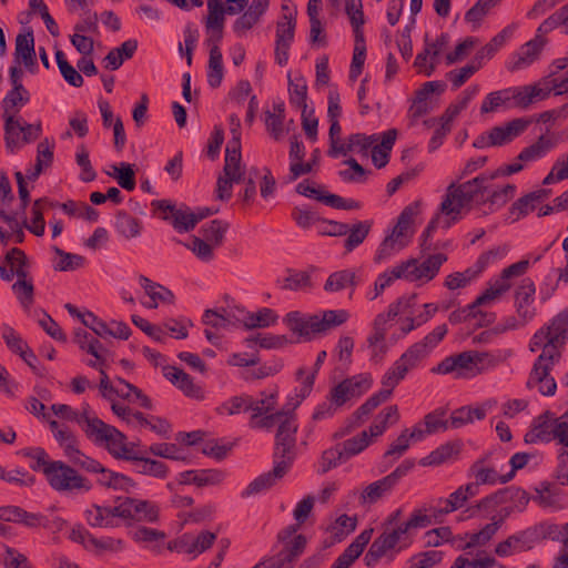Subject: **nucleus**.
I'll return each mask as SVG.
<instances>
[{
  "label": "nucleus",
  "instance_id": "4468645a",
  "mask_svg": "<svg viewBox=\"0 0 568 568\" xmlns=\"http://www.w3.org/2000/svg\"><path fill=\"white\" fill-rule=\"evenodd\" d=\"M159 516V507L148 500L116 497L115 505H109V525L115 517L154 524Z\"/></svg>",
  "mask_w": 568,
  "mask_h": 568
},
{
  "label": "nucleus",
  "instance_id": "a18cd8bd",
  "mask_svg": "<svg viewBox=\"0 0 568 568\" xmlns=\"http://www.w3.org/2000/svg\"><path fill=\"white\" fill-rule=\"evenodd\" d=\"M132 537L140 546L153 551H160L166 538L163 531L148 527H138Z\"/></svg>",
  "mask_w": 568,
  "mask_h": 568
},
{
  "label": "nucleus",
  "instance_id": "2eb2a0df",
  "mask_svg": "<svg viewBox=\"0 0 568 568\" xmlns=\"http://www.w3.org/2000/svg\"><path fill=\"white\" fill-rule=\"evenodd\" d=\"M409 302L397 301L389 305L386 313L378 314L374 321V332L367 338V347L371 352V358L375 363L382 361L387 352L385 335L388 322L394 321L398 314H406L408 312Z\"/></svg>",
  "mask_w": 568,
  "mask_h": 568
},
{
  "label": "nucleus",
  "instance_id": "6e6d98bb",
  "mask_svg": "<svg viewBox=\"0 0 568 568\" xmlns=\"http://www.w3.org/2000/svg\"><path fill=\"white\" fill-rule=\"evenodd\" d=\"M241 320L247 328H264L275 324L277 315L273 310L264 307L256 313L247 312V315H244Z\"/></svg>",
  "mask_w": 568,
  "mask_h": 568
},
{
  "label": "nucleus",
  "instance_id": "0eeeda50",
  "mask_svg": "<svg viewBox=\"0 0 568 568\" xmlns=\"http://www.w3.org/2000/svg\"><path fill=\"white\" fill-rule=\"evenodd\" d=\"M528 501L529 498L524 490L505 489L484 498L478 504V509L490 519L489 524H496V528L499 529L514 511H523Z\"/></svg>",
  "mask_w": 568,
  "mask_h": 568
},
{
  "label": "nucleus",
  "instance_id": "5fc2aeb1",
  "mask_svg": "<svg viewBox=\"0 0 568 568\" xmlns=\"http://www.w3.org/2000/svg\"><path fill=\"white\" fill-rule=\"evenodd\" d=\"M460 450L458 443H447L437 449L433 450L427 457L423 459V465L436 466L454 459Z\"/></svg>",
  "mask_w": 568,
  "mask_h": 568
},
{
  "label": "nucleus",
  "instance_id": "774afa93",
  "mask_svg": "<svg viewBox=\"0 0 568 568\" xmlns=\"http://www.w3.org/2000/svg\"><path fill=\"white\" fill-rule=\"evenodd\" d=\"M55 60L58 68L63 77V79L75 88H79L83 84V78L80 72L71 65L65 59L64 53L61 50L55 52Z\"/></svg>",
  "mask_w": 568,
  "mask_h": 568
},
{
  "label": "nucleus",
  "instance_id": "dca6fc26",
  "mask_svg": "<svg viewBox=\"0 0 568 568\" xmlns=\"http://www.w3.org/2000/svg\"><path fill=\"white\" fill-rule=\"evenodd\" d=\"M297 529L298 525H291L280 534L283 549L276 556L262 560L263 568H293V561L306 545L305 537L296 534Z\"/></svg>",
  "mask_w": 568,
  "mask_h": 568
},
{
  "label": "nucleus",
  "instance_id": "473e14b6",
  "mask_svg": "<svg viewBox=\"0 0 568 568\" xmlns=\"http://www.w3.org/2000/svg\"><path fill=\"white\" fill-rule=\"evenodd\" d=\"M212 214L209 209H201L197 213L193 212L190 207L181 205L173 210L171 215L174 229L180 232H189L204 217Z\"/></svg>",
  "mask_w": 568,
  "mask_h": 568
},
{
  "label": "nucleus",
  "instance_id": "338daca9",
  "mask_svg": "<svg viewBox=\"0 0 568 568\" xmlns=\"http://www.w3.org/2000/svg\"><path fill=\"white\" fill-rule=\"evenodd\" d=\"M288 93H290V102L296 109L303 111L307 110L306 97H307V87L304 79H290L288 81Z\"/></svg>",
  "mask_w": 568,
  "mask_h": 568
},
{
  "label": "nucleus",
  "instance_id": "a878e982",
  "mask_svg": "<svg viewBox=\"0 0 568 568\" xmlns=\"http://www.w3.org/2000/svg\"><path fill=\"white\" fill-rule=\"evenodd\" d=\"M536 286L532 280L525 277L515 291L516 314L524 321H531L536 315L535 308Z\"/></svg>",
  "mask_w": 568,
  "mask_h": 568
},
{
  "label": "nucleus",
  "instance_id": "f03ea898",
  "mask_svg": "<svg viewBox=\"0 0 568 568\" xmlns=\"http://www.w3.org/2000/svg\"><path fill=\"white\" fill-rule=\"evenodd\" d=\"M315 373L307 375L302 388L300 399L288 404V408L273 412L276 405V392H262L258 398L242 394L233 396L216 407L220 416L239 415L242 412H251V424L253 427L271 429L277 426L276 439L287 449L291 445V436L297 430V423L293 410L305 396L311 392Z\"/></svg>",
  "mask_w": 568,
  "mask_h": 568
},
{
  "label": "nucleus",
  "instance_id": "3c124183",
  "mask_svg": "<svg viewBox=\"0 0 568 568\" xmlns=\"http://www.w3.org/2000/svg\"><path fill=\"white\" fill-rule=\"evenodd\" d=\"M478 92V85H471L467 88L458 97L457 101L447 108V110L440 118L444 119V121L449 122L452 124L453 121L460 114V112L467 108L469 102L477 95Z\"/></svg>",
  "mask_w": 568,
  "mask_h": 568
},
{
  "label": "nucleus",
  "instance_id": "6ab92c4d",
  "mask_svg": "<svg viewBox=\"0 0 568 568\" xmlns=\"http://www.w3.org/2000/svg\"><path fill=\"white\" fill-rule=\"evenodd\" d=\"M526 128L527 122L525 120L515 119L506 124L495 126L489 132L478 136L474 141V146L485 149L504 145L520 135Z\"/></svg>",
  "mask_w": 568,
  "mask_h": 568
},
{
  "label": "nucleus",
  "instance_id": "a211bd4d",
  "mask_svg": "<svg viewBox=\"0 0 568 568\" xmlns=\"http://www.w3.org/2000/svg\"><path fill=\"white\" fill-rule=\"evenodd\" d=\"M44 475L50 486L59 491L90 488L84 477L60 460L53 462L52 465L47 467Z\"/></svg>",
  "mask_w": 568,
  "mask_h": 568
},
{
  "label": "nucleus",
  "instance_id": "b1692460",
  "mask_svg": "<svg viewBox=\"0 0 568 568\" xmlns=\"http://www.w3.org/2000/svg\"><path fill=\"white\" fill-rule=\"evenodd\" d=\"M542 532L538 528H529L509 536L496 546L495 552L499 557H509L516 552L525 551L534 547L541 538Z\"/></svg>",
  "mask_w": 568,
  "mask_h": 568
},
{
  "label": "nucleus",
  "instance_id": "052dcab7",
  "mask_svg": "<svg viewBox=\"0 0 568 568\" xmlns=\"http://www.w3.org/2000/svg\"><path fill=\"white\" fill-rule=\"evenodd\" d=\"M398 417L397 406H389L381 413L374 424L369 427V430H366L368 433L369 442L372 438L381 436L389 425L398 420Z\"/></svg>",
  "mask_w": 568,
  "mask_h": 568
},
{
  "label": "nucleus",
  "instance_id": "e2e57ef3",
  "mask_svg": "<svg viewBox=\"0 0 568 568\" xmlns=\"http://www.w3.org/2000/svg\"><path fill=\"white\" fill-rule=\"evenodd\" d=\"M223 78V63L222 52L219 45H213L210 49L209 68H207V82L211 87L220 85Z\"/></svg>",
  "mask_w": 568,
  "mask_h": 568
},
{
  "label": "nucleus",
  "instance_id": "864d4df0",
  "mask_svg": "<svg viewBox=\"0 0 568 568\" xmlns=\"http://www.w3.org/2000/svg\"><path fill=\"white\" fill-rule=\"evenodd\" d=\"M497 531L496 524H486L479 531L467 534V541L462 549L483 550L481 548L491 540Z\"/></svg>",
  "mask_w": 568,
  "mask_h": 568
},
{
  "label": "nucleus",
  "instance_id": "f257e3e1",
  "mask_svg": "<svg viewBox=\"0 0 568 568\" xmlns=\"http://www.w3.org/2000/svg\"><path fill=\"white\" fill-rule=\"evenodd\" d=\"M493 176L479 175L463 184L452 183L438 207V211L423 232V247L439 229L447 230L458 222L473 202L487 201L491 207H500L511 200L516 193L514 184L493 187Z\"/></svg>",
  "mask_w": 568,
  "mask_h": 568
},
{
  "label": "nucleus",
  "instance_id": "37998d69",
  "mask_svg": "<svg viewBox=\"0 0 568 568\" xmlns=\"http://www.w3.org/2000/svg\"><path fill=\"white\" fill-rule=\"evenodd\" d=\"M14 58L17 63L21 60L27 68L36 65L34 38L31 29L26 34L17 36Z\"/></svg>",
  "mask_w": 568,
  "mask_h": 568
},
{
  "label": "nucleus",
  "instance_id": "423d86ee",
  "mask_svg": "<svg viewBox=\"0 0 568 568\" xmlns=\"http://www.w3.org/2000/svg\"><path fill=\"white\" fill-rule=\"evenodd\" d=\"M418 212V203H412L403 210L396 224L386 234L376 252L375 261L377 263L386 261L408 245L415 233L414 223Z\"/></svg>",
  "mask_w": 568,
  "mask_h": 568
},
{
  "label": "nucleus",
  "instance_id": "8fccbe9b",
  "mask_svg": "<svg viewBox=\"0 0 568 568\" xmlns=\"http://www.w3.org/2000/svg\"><path fill=\"white\" fill-rule=\"evenodd\" d=\"M138 49V41L129 39L121 45L109 50V70H118L126 60L131 59Z\"/></svg>",
  "mask_w": 568,
  "mask_h": 568
},
{
  "label": "nucleus",
  "instance_id": "1a4fd4ad",
  "mask_svg": "<svg viewBox=\"0 0 568 568\" xmlns=\"http://www.w3.org/2000/svg\"><path fill=\"white\" fill-rule=\"evenodd\" d=\"M488 355L484 352L467 351L443 359L433 372L437 374H454L459 378H469L479 374Z\"/></svg>",
  "mask_w": 568,
  "mask_h": 568
},
{
  "label": "nucleus",
  "instance_id": "49530a36",
  "mask_svg": "<svg viewBox=\"0 0 568 568\" xmlns=\"http://www.w3.org/2000/svg\"><path fill=\"white\" fill-rule=\"evenodd\" d=\"M555 141L550 136L541 135L535 143L519 153V161L528 164L545 158L554 148Z\"/></svg>",
  "mask_w": 568,
  "mask_h": 568
},
{
  "label": "nucleus",
  "instance_id": "c03bdc74",
  "mask_svg": "<svg viewBox=\"0 0 568 568\" xmlns=\"http://www.w3.org/2000/svg\"><path fill=\"white\" fill-rule=\"evenodd\" d=\"M356 278V272L353 270L336 271L326 280L324 290L328 293H336L346 288H352L349 293V297H352L354 287L357 283Z\"/></svg>",
  "mask_w": 568,
  "mask_h": 568
},
{
  "label": "nucleus",
  "instance_id": "bf43d9fd",
  "mask_svg": "<svg viewBox=\"0 0 568 568\" xmlns=\"http://www.w3.org/2000/svg\"><path fill=\"white\" fill-rule=\"evenodd\" d=\"M54 438L63 448L65 456L72 463H77L82 457V453L78 449V442L72 432L68 428L59 429L54 433Z\"/></svg>",
  "mask_w": 568,
  "mask_h": 568
},
{
  "label": "nucleus",
  "instance_id": "7ed1b4c3",
  "mask_svg": "<svg viewBox=\"0 0 568 568\" xmlns=\"http://www.w3.org/2000/svg\"><path fill=\"white\" fill-rule=\"evenodd\" d=\"M115 397L123 402L140 407L152 409L151 400L140 390L122 378L111 379L109 377V403L113 413L128 425L135 428H150L154 433L165 436L169 433L170 425L166 420L155 416H144L141 413H134Z\"/></svg>",
  "mask_w": 568,
  "mask_h": 568
},
{
  "label": "nucleus",
  "instance_id": "ddd939ff",
  "mask_svg": "<svg viewBox=\"0 0 568 568\" xmlns=\"http://www.w3.org/2000/svg\"><path fill=\"white\" fill-rule=\"evenodd\" d=\"M295 445V434L291 436V445L287 449H284V445L276 439L275 460L273 471L265 473L256 477L246 488L243 490V497L255 496L267 488H270L276 479L283 477L288 469L292 458L293 448Z\"/></svg>",
  "mask_w": 568,
  "mask_h": 568
},
{
  "label": "nucleus",
  "instance_id": "aec40b11",
  "mask_svg": "<svg viewBox=\"0 0 568 568\" xmlns=\"http://www.w3.org/2000/svg\"><path fill=\"white\" fill-rule=\"evenodd\" d=\"M216 536L215 534L203 530L200 532H185L175 540L169 544L171 551L187 555L191 558H196L199 555L209 549Z\"/></svg>",
  "mask_w": 568,
  "mask_h": 568
},
{
  "label": "nucleus",
  "instance_id": "39448f33",
  "mask_svg": "<svg viewBox=\"0 0 568 568\" xmlns=\"http://www.w3.org/2000/svg\"><path fill=\"white\" fill-rule=\"evenodd\" d=\"M349 317L345 310H324L315 314H302L297 311L290 312L285 324L303 341H312L317 335L326 334L328 331L341 326Z\"/></svg>",
  "mask_w": 568,
  "mask_h": 568
},
{
  "label": "nucleus",
  "instance_id": "c9c22d12",
  "mask_svg": "<svg viewBox=\"0 0 568 568\" xmlns=\"http://www.w3.org/2000/svg\"><path fill=\"white\" fill-rule=\"evenodd\" d=\"M535 500L549 511H558L565 508L567 498L562 490L554 485H541L536 489Z\"/></svg>",
  "mask_w": 568,
  "mask_h": 568
},
{
  "label": "nucleus",
  "instance_id": "a19ab883",
  "mask_svg": "<svg viewBox=\"0 0 568 568\" xmlns=\"http://www.w3.org/2000/svg\"><path fill=\"white\" fill-rule=\"evenodd\" d=\"M471 477L480 485L504 484L511 479V473L499 474L493 466L485 462H476L470 469Z\"/></svg>",
  "mask_w": 568,
  "mask_h": 568
},
{
  "label": "nucleus",
  "instance_id": "f3484780",
  "mask_svg": "<svg viewBox=\"0 0 568 568\" xmlns=\"http://www.w3.org/2000/svg\"><path fill=\"white\" fill-rule=\"evenodd\" d=\"M14 261H18L19 267L16 270L18 281L12 285V290L18 294L21 304L29 307L33 303V284L31 281H27L28 257L21 248L12 247L7 252V264L14 266Z\"/></svg>",
  "mask_w": 568,
  "mask_h": 568
},
{
  "label": "nucleus",
  "instance_id": "72a5a7b5",
  "mask_svg": "<svg viewBox=\"0 0 568 568\" xmlns=\"http://www.w3.org/2000/svg\"><path fill=\"white\" fill-rule=\"evenodd\" d=\"M374 142H376V134L368 136L361 133L352 134L348 139L343 140L341 145L335 149L333 158L346 156L348 154H368Z\"/></svg>",
  "mask_w": 568,
  "mask_h": 568
},
{
  "label": "nucleus",
  "instance_id": "ea45409f",
  "mask_svg": "<svg viewBox=\"0 0 568 568\" xmlns=\"http://www.w3.org/2000/svg\"><path fill=\"white\" fill-rule=\"evenodd\" d=\"M223 479V474L215 469L186 470L179 474L181 485L194 484L199 487L216 485Z\"/></svg>",
  "mask_w": 568,
  "mask_h": 568
},
{
  "label": "nucleus",
  "instance_id": "4d7b16f0",
  "mask_svg": "<svg viewBox=\"0 0 568 568\" xmlns=\"http://www.w3.org/2000/svg\"><path fill=\"white\" fill-rule=\"evenodd\" d=\"M199 30L193 24L185 26L183 42H179L178 50L181 58H185L187 65L192 64V55L199 42Z\"/></svg>",
  "mask_w": 568,
  "mask_h": 568
},
{
  "label": "nucleus",
  "instance_id": "de8ad7c7",
  "mask_svg": "<svg viewBox=\"0 0 568 568\" xmlns=\"http://www.w3.org/2000/svg\"><path fill=\"white\" fill-rule=\"evenodd\" d=\"M283 16L276 24V44L291 45L295 33V18L288 6L282 7Z\"/></svg>",
  "mask_w": 568,
  "mask_h": 568
},
{
  "label": "nucleus",
  "instance_id": "69168bd1",
  "mask_svg": "<svg viewBox=\"0 0 568 568\" xmlns=\"http://www.w3.org/2000/svg\"><path fill=\"white\" fill-rule=\"evenodd\" d=\"M345 11L353 27L355 38L363 40L362 26L364 24V13L362 0H346Z\"/></svg>",
  "mask_w": 568,
  "mask_h": 568
},
{
  "label": "nucleus",
  "instance_id": "58836bf2",
  "mask_svg": "<svg viewBox=\"0 0 568 568\" xmlns=\"http://www.w3.org/2000/svg\"><path fill=\"white\" fill-rule=\"evenodd\" d=\"M267 8L268 0H252L247 10L235 20L233 24L234 31L241 36L250 30L265 13Z\"/></svg>",
  "mask_w": 568,
  "mask_h": 568
},
{
  "label": "nucleus",
  "instance_id": "412c9836",
  "mask_svg": "<svg viewBox=\"0 0 568 568\" xmlns=\"http://www.w3.org/2000/svg\"><path fill=\"white\" fill-rule=\"evenodd\" d=\"M555 363L554 358H549V351L541 353L530 373L527 385L531 389H537L545 396H551L557 389V384L549 372Z\"/></svg>",
  "mask_w": 568,
  "mask_h": 568
},
{
  "label": "nucleus",
  "instance_id": "20e7f679",
  "mask_svg": "<svg viewBox=\"0 0 568 568\" xmlns=\"http://www.w3.org/2000/svg\"><path fill=\"white\" fill-rule=\"evenodd\" d=\"M447 261V256L443 253L429 255L425 261L419 263L415 258H410L402 264L379 274L374 283V287L368 291L367 297L375 300L395 280L403 278L410 282H429L440 270V266Z\"/></svg>",
  "mask_w": 568,
  "mask_h": 568
},
{
  "label": "nucleus",
  "instance_id": "f8f14e48",
  "mask_svg": "<svg viewBox=\"0 0 568 568\" xmlns=\"http://www.w3.org/2000/svg\"><path fill=\"white\" fill-rule=\"evenodd\" d=\"M554 439L562 446H568V425L549 413L535 418L530 429L525 435L527 444L549 443Z\"/></svg>",
  "mask_w": 568,
  "mask_h": 568
},
{
  "label": "nucleus",
  "instance_id": "5701e85b",
  "mask_svg": "<svg viewBox=\"0 0 568 568\" xmlns=\"http://www.w3.org/2000/svg\"><path fill=\"white\" fill-rule=\"evenodd\" d=\"M447 333V326L445 324L437 326L425 338L418 343L412 345L400 358L414 368L422 359L427 357L433 349L440 343Z\"/></svg>",
  "mask_w": 568,
  "mask_h": 568
},
{
  "label": "nucleus",
  "instance_id": "7c9ffc66",
  "mask_svg": "<svg viewBox=\"0 0 568 568\" xmlns=\"http://www.w3.org/2000/svg\"><path fill=\"white\" fill-rule=\"evenodd\" d=\"M517 104L520 108H527L530 104L547 99L554 91L551 78L544 77L532 85L517 87Z\"/></svg>",
  "mask_w": 568,
  "mask_h": 568
},
{
  "label": "nucleus",
  "instance_id": "79ce46f5",
  "mask_svg": "<svg viewBox=\"0 0 568 568\" xmlns=\"http://www.w3.org/2000/svg\"><path fill=\"white\" fill-rule=\"evenodd\" d=\"M453 565V568H491L496 560L486 554L485 550L463 549Z\"/></svg>",
  "mask_w": 568,
  "mask_h": 568
},
{
  "label": "nucleus",
  "instance_id": "0e129e2a",
  "mask_svg": "<svg viewBox=\"0 0 568 568\" xmlns=\"http://www.w3.org/2000/svg\"><path fill=\"white\" fill-rule=\"evenodd\" d=\"M70 539L83 545L87 549L99 554L102 552L106 547L102 539L92 536L82 526L72 528L70 532Z\"/></svg>",
  "mask_w": 568,
  "mask_h": 568
},
{
  "label": "nucleus",
  "instance_id": "cd10ccee",
  "mask_svg": "<svg viewBox=\"0 0 568 568\" xmlns=\"http://www.w3.org/2000/svg\"><path fill=\"white\" fill-rule=\"evenodd\" d=\"M544 44L545 40L539 36H536L534 39L526 42L516 53L510 57L507 63L508 70L519 71L531 65L538 59Z\"/></svg>",
  "mask_w": 568,
  "mask_h": 568
},
{
  "label": "nucleus",
  "instance_id": "e433bc0d",
  "mask_svg": "<svg viewBox=\"0 0 568 568\" xmlns=\"http://www.w3.org/2000/svg\"><path fill=\"white\" fill-rule=\"evenodd\" d=\"M495 320V314L485 310H477L474 304H469L463 308L456 310L450 313L449 322L452 324H459L466 321H474L478 326H487Z\"/></svg>",
  "mask_w": 568,
  "mask_h": 568
},
{
  "label": "nucleus",
  "instance_id": "c85d7f7f",
  "mask_svg": "<svg viewBox=\"0 0 568 568\" xmlns=\"http://www.w3.org/2000/svg\"><path fill=\"white\" fill-rule=\"evenodd\" d=\"M517 93L518 88L516 87L488 93L481 103V113H495L518 106Z\"/></svg>",
  "mask_w": 568,
  "mask_h": 568
},
{
  "label": "nucleus",
  "instance_id": "2f4dec72",
  "mask_svg": "<svg viewBox=\"0 0 568 568\" xmlns=\"http://www.w3.org/2000/svg\"><path fill=\"white\" fill-rule=\"evenodd\" d=\"M399 470H394L384 478L367 485L359 495L361 504L367 506L377 503L398 480Z\"/></svg>",
  "mask_w": 568,
  "mask_h": 568
},
{
  "label": "nucleus",
  "instance_id": "c756f323",
  "mask_svg": "<svg viewBox=\"0 0 568 568\" xmlns=\"http://www.w3.org/2000/svg\"><path fill=\"white\" fill-rule=\"evenodd\" d=\"M244 315H247V312L244 310H224L222 313L207 310L203 315V322L205 325L217 331H230L243 324V320L240 318L244 317Z\"/></svg>",
  "mask_w": 568,
  "mask_h": 568
},
{
  "label": "nucleus",
  "instance_id": "603ef678",
  "mask_svg": "<svg viewBox=\"0 0 568 568\" xmlns=\"http://www.w3.org/2000/svg\"><path fill=\"white\" fill-rule=\"evenodd\" d=\"M506 251L497 247L481 254L474 267H469L460 274L465 277L467 284H470L488 265L490 262L504 257Z\"/></svg>",
  "mask_w": 568,
  "mask_h": 568
},
{
  "label": "nucleus",
  "instance_id": "393cba45",
  "mask_svg": "<svg viewBox=\"0 0 568 568\" xmlns=\"http://www.w3.org/2000/svg\"><path fill=\"white\" fill-rule=\"evenodd\" d=\"M139 284L144 292L140 302L145 308H158L162 305L171 304L174 300V295L169 288L143 275L139 276Z\"/></svg>",
  "mask_w": 568,
  "mask_h": 568
},
{
  "label": "nucleus",
  "instance_id": "09e8293b",
  "mask_svg": "<svg viewBox=\"0 0 568 568\" xmlns=\"http://www.w3.org/2000/svg\"><path fill=\"white\" fill-rule=\"evenodd\" d=\"M131 462H134L135 470L140 474L155 478H164L166 476V465L160 460L146 458L142 448L140 449V457L133 458Z\"/></svg>",
  "mask_w": 568,
  "mask_h": 568
},
{
  "label": "nucleus",
  "instance_id": "bb28decb",
  "mask_svg": "<svg viewBox=\"0 0 568 568\" xmlns=\"http://www.w3.org/2000/svg\"><path fill=\"white\" fill-rule=\"evenodd\" d=\"M140 445L131 442L113 426L109 425V454L116 459L132 460L140 457Z\"/></svg>",
  "mask_w": 568,
  "mask_h": 568
},
{
  "label": "nucleus",
  "instance_id": "4be33fe9",
  "mask_svg": "<svg viewBox=\"0 0 568 568\" xmlns=\"http://www.w3.org/2000/svg\"><path fill=\"white\" fill-rule=\"evenodd\" d=\"M372 385V378L367 374H358L348 377L331 390L332 399L336 405L343 407L348 402H352L362 396Z\"/></svg>",
  "mask_w": 568,
  "mask_h": 568
},
{
  "label": "nucleus",
  "instance_id": "f704fd0d",
  "mask_svg": "<svg viewBox=\"0 0 568 568\" xmlns=\"http://www.w3.org/2000/svg\"><path fill=\"white\" fill-rule=\"evenodd\" d=\"M163 374L168 381L181 389L186 396L197 399L202 397L200 386L182 369L175 366H166L163 368Z\"/></svg>",
  "mask_w": 568,
  "mask_h": 568
},
{
  "label": "nucleus",
  "instance_id": "6e6552de",
  "mask_svg": "<svg viewBox=\"0 0 568 568\" xmlns=\"http://www.w3.org/2000/svg\"><path fill=\"white\" fill-rule=\"evenodd\" d=\"M568 339V316L558 314L552 318L547 327L537 331L530 339L529 347L531 352L541 353L549 351V358L559 356L558 349L566 344Z\"/></svg>",
  "mask_w": 568,
  "mask_h": 568
},
{
  "label": "nucleus",
  "instance_id": "13d9d810",
  "mask_svg": "<svg viewBox=\"0 0 568 568\" xmlns=\"http://www.w3.org/2000/svg\"><path fill=\"white\" fill-rule=\"evenodd\" d=\"M111 168L112 172H109V176H113L123 190L131 192L135 189V173L131 164L121 162Z\"/></svg>",
  "mask_w": 568,
  "mask_h": 568
},
{
  "label": "nucleus",
  "instance_id": "4c0bfd02",
  "mask_svg": "<svg viewBox=\"0 0 568 568\" xmlns=\"http://www.w3.org/2000/svg\"><path fill=\"white\" fill-rule=\"evenodd\" d=\"M30 101V93L27 89H11L1 102L2 118L12 123V118Z\"/></svg>",
  "mask_w": 568,
  "mask_h": 568
},
{
  "label": "nucleus",
  "instance_id": "680f3d73",
  "mask_svg": "<svg viewBox=\"0 0 568 568\" xmlns=\"http://www.w3.org/2000/svg\"><path fill=\"white\" fill-rule=\"evenodd\" d=\"M61 209L70 216L82 217L89 222H97L100 214L85 202L67 201L61 204Z\"/></svg>",
  "mask_w": 568,
  "mask_h": 568
},
{
  "label": "nucleus",
  "instance_id": "9b49d317",
  "mask_svg": "<svg viewBox=\"0 0 568 568\" xmlns=\"http://www.w3.org/2000/svg\"><path fill=\"white\" fill-rule=\"evenodd\" d=\"M529 265L528 260H521L504 268L500 276L494 280L489 287L473 302L474 306L477 310H484V307L497 303L510 290L514 281L526 273Z\"/></svg>",
  "mask_w": 568,
  "mask_h": 568
},
{
  "label": "nucleus",
  "instance_id": "9d476101",
  "mask_svg": "<svg viewBox=\"0 0 568 568\" xmlns=\"http://www.w3.org/2000/svg\"><path fill=\"white\" fill-rule=\"evenodd\" d=\"M412 540L413 537L404 524L396 527H385L383 534L373 541L366 555L367 565H372V562L388 554H398L409 547Z\"/></svg>",
  "mask_w": 568,
  "mask_h": 568
}]
</instances>
